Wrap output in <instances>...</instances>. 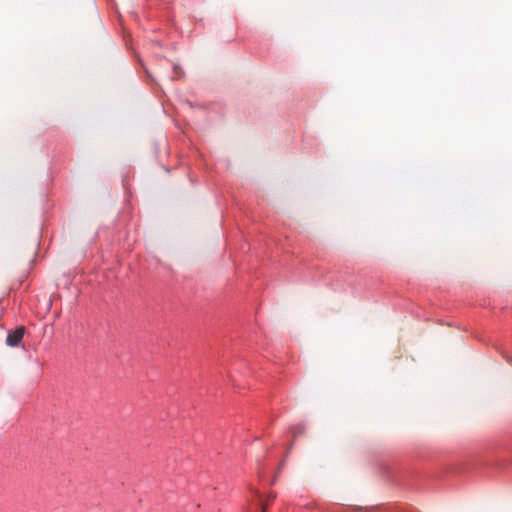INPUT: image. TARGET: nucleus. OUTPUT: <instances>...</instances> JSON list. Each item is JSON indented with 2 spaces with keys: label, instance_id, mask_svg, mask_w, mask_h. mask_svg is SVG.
Masks as SVG:
<instances>
[{
  "label": "nucleus",
  "instance_id": "obj_1",
  "mask_svg": "<svg viewBox=\"0 0 512 512\" xmlns=\"http://www.w3.org/2000/svg\"><path fill=\"white\" fill-rule=\"evenodd\" d=\"M25 333V328L20 326L16 328L12 333H9L6 338V343L8 346L15 347L17 346L21 340L23 339Z\"/></svg>",
  "mask_w": 512,
  "mask_h": 512
},
{
  "label": "nucleus",
  "instance_id": "obj_2",
  "mask_svg": "<svg viewBox=\"0 0 512 512\" xmlns=\"http://www.w3.org/2000/svg\"><path fill=\"white\" fill-rule=\"evenodd\" d=\"M267 511V505L262 503L261 504V512H266Z\"/></svg>",
  "mask_w": 512,
  "mask_h": 512
},
{
  "label": "nucleus",
  "instance_id": "obj_3",
  "mask_svg": "<svg viewBox=\"0 0 512 512\" xmlns=\"http://www.w3.org/2000/svg\"><path fill=\"white\" fill-rule=\"evenodd\" d=\"M174 73H175L176 75H178V74H179V68H178L177 66H175V67H174Z\"/></svg>",
  "mask_w": 512,
  "mask_h": 512
}]
</instances>
